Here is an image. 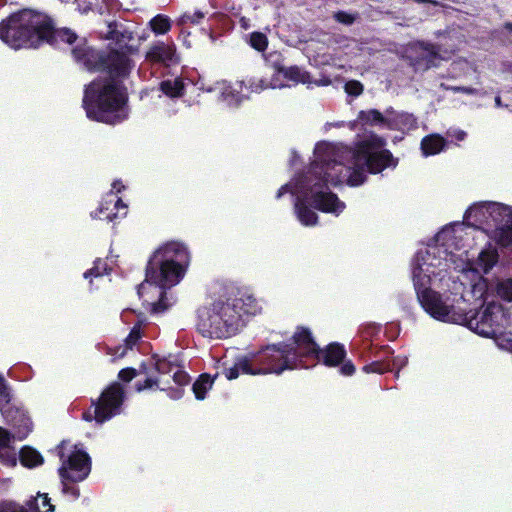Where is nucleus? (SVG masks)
I'll return each instance as SVG.
<instances>
[{
  "mask_svg": "<svg viewBox=\"0 0 512 512\" xmlns=\"http://www.w3.org/2000/svg\"><path fill=\"white\" fill-rule=\"evenodd\" d=\"M105 38L115 42L108 52H97L80 48L73 49L77 61H82L88 70L108 71L110 77L99 78L85 89L83 105L87 116L93 120L115 124L122 121L126 114L123 108L127 97L121 82L114 77H126L131 69L129 54L134 49L129 45L132 32L117 22L107 26Z\"/></svg>",
  "mask_w": 512,
  "mask_h": 512,
  "instance_id": "obj_1",
  "label": "nucleus"
},
{
  "mask_svg": "<svg viewBox=\"0 0 512 512\" xmlns=\"http://www.w3.org/2000/svg\"><path fill=\"white\" fill-rule=\"evenodd\" d=\"M309 162V165L295 177V187L309 202V205L323 213L340 215L346 204L337 194L329 189V185L338 187L346 184L350 187L362 185L367 174H378L387 167H395L398 162Z\"/></svg>",
  "mask_w": 512,
  "mask_h": 512,
  "instance_id": "obj_2",
  "label": "nucleus"
},
{
  "mask_svg": "<svg viewBox=\"0 0 512 512\" xmlns=\"http://www.w3.org/2000/svg\"><path fill=\"white\" fill-rule=\"evenodd\" d=\"M259 310L253 295L240 288H231L210 305L197 310L196 329L203 337L228 338L243 326L244 315H256Z\"/></svg>",
  "mask_w": 512,
  "mask_h": 512,
  "instance_id": "obj_3",
  "label": "nucleus"
},
{
  "mask_svg": "<svg viewBox=\"0 0 512 512\" xmlns=\"http://www.w3.org/2000/svg\"><path fill=\"white\" fill-rule=\"evenodd\" d=\"M54 28L44 14L24 9L12 14L0 23V39L11 47H37L40 43L52 42Z\"/></svg>",
  "mask_w": 512,
  "mask_h": 512,
  "instance_id": "obj_4",
  "label": "nucleus"
},
{
  "mask_svg": "<svg viewBox=\"0 0 512 512\" xmlns=\"http://www.w3.org/2000/svg\"><path fill=\"white\" fill-rule=\"evenodd\" d=\"M190 263L186 245L169 241L150 256L145 268V281L160 288H170L184 277Z\"/></svg>",
  "mask_w": 512,
  "mask_h": 512,
  "instance_id": "obj_5",
  "label": "nucleus"
},
{
  "mask_svg": "<svg viewBox=\"0 0 512 512\" xmlns=\"http://www.w3.org/2000/svg\"><path fill=\"white\" fill-rule=\"evenodd\" d=\"M385 140L371 133L358 141L354 148L342 143L320 142L314 149L317 160H339L351 157L353 160H394L389 150L385 149Z\"/></svg>",
  "mask_w": 512,
  "mask_h": 512,
  "instance_id": "obj_6",
  "label": "nucleus"
},
{
  "mask_svg": "<svg viewBox=\"0 0 512 512\" xmlns=\"http://www.w3.org/2000/svg\"><path fill=\"white\" fill-rule=\"evenodd\" d=\"M412 280L417 300L428 315L442 322L458 324L466 321L464 312L457 311L453 305H447L442 295L431 288L432 278L424 272L421 265L413 267Z\"/></svg>",
  "mask_w": 512,
  "mask_h": 512,
  "instance_id": "obj_7",
  "label": "nucleus"
},
{
  "mask_svg": "<svg viewBox=\"0 0 512 512\" xmlns=\"http://www.w3.org/2000/svg\"><path fill=\"white\" fill-rule=\"evenodd\" d=\"M295 340V332L289 341L268 344L254 352V361L259 365L262 375H280L286 370L304 368L300 346Z\"/></svg>",
  "mask_w": 512,
  "mask_h": 512,
  "instance_id": "obj_8",
  "label": "nucleus"
},
{
  "mask_svg": "<svg viewBox=\"0 0 512 512\" xmlns=\"http://www.w3.org/2000/svg\"><path fill=\"white\" fill-rule=\"evenodd\" d=\"M295 340L300 346L302 354V363L304 368H308V361H317L327 367H337L346 358L347 352L343 344L332 342L324 348H320L316 343L311 330L305 326H297L295 330Z\"/></svg>",
  "mask_w": 512,
  "mask_h": 512,
  "instance_id": "obj_9",
  "label": "nucleus"
},
{
  "mask_svg": "<svg viewBox=\"0 0 512 512\" xmlns=\"http://www.w3.org/2000/svg\"><path fill=\"white\" fill-rule=\"evenodd\" d=\"M61 460L58 469L60 479H70L72 483L85 480L91 472V458L87 452L72 445L69 440H62L55 448Z\"/></svg>",
  "mask_w": 512,
  "mask_h": 512,
  "instance_id": "obj_10",
  "label": "nucleus"
},
{
  "mask_svg": "<svg viewBox=\"0 0 512 512\" xmlns=\"http://www.w3.org/2000/svg\"><path fill=\"white\" fill-rule=\"evenodd\" d=\"M502 308L494 303L488 304L481 312H464L466 321L461 322L478 335L494 337L499 331Z\"/></svg>",
  "mask_w": 512,
  "mask_h": 512,
  "instance_id": "obj_11",
  "label": "nucleus"
},
{
  "mask_svg": "<svg viewBox=\"0 0 512 512\" xmlns=\"http://www.w3.org/2000/svg\"><path fill=\"white\" fill-rule=\"evenodd\" d=\"M124 399L125 390L119 382L107 386L97 400H92V405H96V422L102 424L119 414Z\"/></svg>",
  "mask_w": 512,
  "mask_h": 512,
  "instance_id": "obj_12",
  "label": "nucleus"
},
{
  "mask_svg": "<svg viewBox=\"0 0 512 512\" xmlns=\"http://www.w3.org/2000/svg\"><path fill=\"white\" fill-rule=\"evenodd\" d=\"M0 409L6 424L15 429L18 435L26 437L32 431L33 423L24 409L10 403L2 405Z\"/></svg>",
  "mask_w": 512,
  "mask_h": 512,
  "instance_id": "obj_13",
  "label": "nucleus"
},
{
  "mask_svg": "<svg viewBox=\"0 0 512 512\" xmlns=\"http://www.w3.org/2000/svg\"><path fill=\"white\" fill-rule=\"evenodd\" d=\"M295 211L299 221L305 226H313L318 222V215L312 210L309 202L301 194L296 199Z\"/></svg>",
  "mask_w": 512,
  "mask_h": 512,
  "instance_id": "obj_14",
  "label": "nucleus"
},
{
  "mask_svg": "<svg viewBox=\"0 0 512 512\" xmlns=\"http://www.w3.org/2000/svg\"><path fill=\"white\" fill-rule=\"evenodd\" d=\"M120 207L123 209L127 208L119 197L115 200H105L100 204L99 208L94 212V214H92V216L94 218L104 219L111 222L117 218V212H114V210H118Z\"/></svg>",
  "mask_w": 512,
  "mask_h": 512,
  "instance_id": "obj_15",
  "label": "nucleus"
},
{
  "mask_svg": "<svg viewBox=\"0 0 512 512\" xmlns=\"http://www.w3.org/2000/svg\"><path fill=\"white\" fill-rule=\"evenodd\" d=\"M174 48L163 42H159L150 47L146 53V59L152 62L165 63L172 60Z\"/></svg>",
  "mask_w": 512,
  "mask_h": 512,
  "instance_id": "obj_16",
  "label": "nucleus"
},
{
  "mask_svg": "<svg viewBox=\"0 0 512 512\" xmlns=\"http://www.w3.org/2000/svg\"><path fill=\"white\" fill-rule=\"evenodd\" d=\"M447 141L439 134H431L422 139L421 149L425 156L434 155L442 151Z\"/></svg>",
  "mask_w": 512,
  "mask_h": 512,
  "instance_id": "obj_17",
  "label": "nucleus"
},
{
  "mask_svg": "<svg viewBox=\"0 0 512 512\" xmlns=\"http://www.w3.org/2000/svg\"><path fill=\"white\" fill-rule=\"evenodd\" d=\"M19 460L21 465L27 468L37 467L44 462L40 452L31 446H24L20 449Z\"/></svg>",
  "mask_w": 512,
  "mask_h": 512,
  "instance_id": "obj_18",
  "label": "nucleus"
},
{
  "mask_svg": "<svg viewBox=\"0 0 512 512\" xmlns=\"http://www.w3.org/2000/svg\"><path fill=\"white\" fill-rule=\"evenodd\" d=\"M218 374L211 377L208 373H202L192 385V390L197 400H204L206 393L212 388Z\"/></svg>",
  "mask_w": 512,
  "mask_h": 512,
  "instance_id": "obj_19",
  "label": "nucleus"
},
{
  "mask_svg": "<svg viewBox=\"0 0 512 512\" xmlns=\"http://www.w3.org/2000/svg\"><path fill=\"white\" fill-rule=\"evenodd\" d=\"M278 73L282 74L286 79L303 84L311 83V76L307 71H303L298 66H277Z\"/></svg>",
  "mask_w": 512,
  "mask_h": 512,
  "instance_id": "obj_20",
  "label": "nucleus"
},
{
  "mask_svg": "<svg viewBox=\"0 0 512 512\" xmlns=\"http://www.w3.org/2000/svg\"><path fill=\"white\" fill-rule=\"evenodd\" d=\"M498 261L496 250H482L477 258L476 264L478 268L487 274Z\"/></svg>",
  "mask_w": 512,
  "mask_h": 512,
  "instance_id": "obj_21",
  "label": "nucleus"
},
{
  "mask_svg": "<svg viewBox=\"0 0 512 512\" xmlns=\"http://www.w3.org/2000/svg\"><path fill=\"white\" fill-rule=\"evenodd\" d=\"M236 362L241 373L253 376L262 375L261 372H258L259 365L254 361V352L237 358Z\"/></svg>",
  "mask_w": 512,
  "mask_h": 512,
  "instance_id": "obj_22",
  "label": "nucleus"
},
{
  "mask_svg": "<svg viewBox=\"0 0 512 512\" xmlns=\"http://www.w3.org/2000/svg\"><path fill=\"white\" fill-rule=\"evenodd\" d=\"M140 373L147 374V377L144 381H137L135 384L136 390L141 392L146 389H152L154 387H158L159 379L156 376L149 374V368L145 363L140 365Z\"/></svg>",
  "mask_w": 512,
  "mask_h": 512,
  "instance_id": "obj_23",
  "label": "nucleus"
},
{
  "mask_svg": "<svg viewBox=\"0 0 512 512\" xmlns=\"http://www.w3.org/2000/svg\"><path fill=\"white\" fill-rule=\"evenodd\" d=\"M358 120L364 122L365 124H386L387 120L384 116L376 109H371L368 111H360L358 115Z\"/></svg>",
  "mask_w": 512,
  "mask_h": 512,
  "instance_id": "obj_24",
  "label": "nucleus"
},
{
  "mask_svg": "<svg viewBox=\"0 0 512 512\" xmlns=\"http://www.w3.org/2000/svg\"><path fill=\"white\" fill-rule=\"evenodd\" d=\"M161 90L163 93H165L167 96L170 97H179L182 95V92L184 90V85L181 81H163L161 83Z\"/></svg>",
  "mask_w": 512,
  "mask_h": 512,
  "instance_id": "obj_25",
  "label": "nucleus"
},
{
  "mask_svg": "<svg viewBox=\"0 0 512 512\" xmlns=\"http://www.w3.org/2000/svg\"><path fill=\"white\" fill-rule=\"evenodd\" d=\"M391 370V364L386 360H376L362 367V371L365 373H378L383 374Z\"/></svg>",
  "mask_w": 512,
  "mask_h": 512,
  "instance_id": "obj_26",
  "label": "nucleus"
},
{
  "mask_svg": "<svg viewBox=\"0 0 512 512\" xmlns=\"http://www.w3.org/2000/svg\"><path fill=\"white\" fill-rule=\"evenodd\" d=\"M108 271L107 263L103 261L102 259L98 258L94 261V266L90 269H88L84 273L85 279H92L93 277L98 278L102 277L104 274H106Z\"/></svg>",
  "mask_w": 512,
  "mask_h": 512,
  "instance_id": "obj_27",
  "label": "nucleus"
},
{
  "mask_svg": "<svg viewBox=\"0 0 512 512\" xmlns=\"http://www.w3.org/2000/svg\"><path fill=\"white\" fill-rule=\"evenodd\" d=\"M496 292L501 299L512 302V278L499 282L496 287Z\"/></svg>",
  "mask_w": 512,
  "mask_h": 512,
  "instance_id": "obj_28",
  "label": "nucleus"
},
{
  "mask_svg": "<svg viewBox=\"0 0 512 512\" xmlns=\"http://www.w3.org/2000/svg\"><path fill=\"white\" fill-rule=\"evenodd\" d=\"M151 28L154 32L163 34L166 33L171 25L168 18L158 15L150 21Z\"/></svg>",
  "mask_w": 512,
  "mask_h": 512,
  "instance_id": "obj_29",
  "label": "nucleus"
},
{
  "mask_svg": "<svg viewBox=\"0 0 512 512\" xmlns=\"http://www.w3.org/2000/svg\"><path fill=\"white\" fill-rule=\"evenodd\" d=\"M153 359L155 360L153 367L158 374H169L174 370V368H177L171 361H168L166 358H158L153 356Z\"/></svg>",
  "mask_w": 512,
  "mask_h": 512,
  "instance_id": "obj_30",
  "label": "nucleus"
},
{
  "mask_svg": "<svg viewBox=\"0 0 512 512\" xmlns=\"http://www.w3.org/2000/svg\"><path fill=\"white\" fill-rule=\"evenodd\" d=\"M38 498H42V505L44 507H47V509L44 512H54L55 507H54V505L51 504L50 498L48 497V494H46V493H44V494L38 493V497L32 498L31 500H29L27 502L29 509L37 510V511L39 510Z\"/></svg>",
  "mask_w": 512,
  "mask_h": 512,
  "instance_id": "obj_31",
  "label": "nucleus"
},
{
  "mask_svg": "<svg viewBox=\"0 0 512 512\" xmlns=\"http://www.w3.org/2000/svg\"><path fill=\"white\" fill-rule=\"evenodd\" d=\"M61 483L63 495L70 497L71 500H77L80 497V489L70 479H61Z\"/></svg>",
  "mask_w": 512,
  "mask_h": 512,
  "instance_id": "obj_32",
  "label": "nucleus"
},
{
  "mask_svg": "<svg viewBox=\"0 0 512 512\" xmlns=\"http://www.w3.org/2000/svg\"><path fill=\"white\" fill-rule=\"evenodd\" d=\"M140 338V328L134 326L125 339V348H123L122 352L120 353V356H124L127 349H132V347L139 341Z\"/></svg>",
  "mask_w": 512,
  "mask_h": 512,
  "instance_id": "obj_33",
  "label": "nucleus"
},
{
  "mask_svg": "<svg viewBox=\"0 0 512 512\" xmlns=\"http://www.w3.org/2000/svg\"><path fill=\"white\" fill-rule=\"evenodd\" d=\"M250 44L258 51H264L267 48L268 40L266 35L260 32H254L250 36Z\"/></svg>",
  "mask_w": 512,
  "mask_h": 512,
  "instance_id": "obj_34",
  "label": "nucleus"
},
{
  "mask_svg": "<svg viewBox=\"0 0 512 512\" xmlns=\"http://www.w3.org/2000/svg\"><path fill=\"white\" fill-rule=\"evenodd\" d=\"M0 512H28V510L18 503L2 501L0 502Z\"/></svg>",
  "mask_w": 512,
  "mask_h": 512,
  "instance_id": "obj_35",
  "label": "nucleus"
},
{
  "mask_svg": "<svg viewBox=\"0 0 512 512\" xmlns=\"http://www.w3.org/2000/svg\"><path fill=\"white\" fill-rule=\"evenodd\" d=\"M345 91L351 96H359L363 92V85L357 80H350L345 84Z\"/></svg>",
  "mask_w": 512,
  "mask_h": 512,
  "instance_id": "obj_36",
  "label": "nucleus"
},
{
  "mask_svg": "<svg viewBox=\"0 0 512 512\" xmlns=\"http://www.w3.org/2000/svg\"><path fill=\"white\" fill-rule=\"evenodd\" d=\"M10 401L11 395L6 380L3 376H0V407L9 404Z\"/></svg>",
  "mask_w": 512,
  "mask_h": 512,
  "instance_id": "obj_37",
  "label": "nucleus"
},
{
  "mask_svg": "<svg viewBox=\"0 0 512 512\" xmlns=\"http://www.w3.org/2000/svg\"><path fill=\"white\" fill-rule=\"evenodd\" d=\"M173 381L180 387L186 386L190 382V376L184 370L179 368L173 372Z\"/></svg>",
  "mask_w": 512,
  "mask_h": 512,
  "instance_id": "obj_38",
  "label": "nucleus"
},
{
  "mask_svg": "<svg viewBox=\"0 0 512 512\" xmlns=\"http://www.w3.org/2000/svg\"><path fill=\"white\" fill-rule=\"evenodd\" d=\"M381 326L376 323L364 324L361 328V333L364 338L373 337L380 332Z\"/></svg>",
  "mask_w": 512,
  "mask_h": 512,
  "instance_id": "obj_39",
  "label": "nucleus"
},
{
  "mask_svg": "<svg viewBox=\"0 0 512 512\" xmlns=\"http://www.w3.org/2000/svg\"><path fill=\"white\" fill-rule=\"evenodd\" d=\"M136 375H137V370L132 367H128V368L121 369L119 371L118 378L123 382H130L133 378L136 377Z\"/></svg>",
  "mask_w": 512,
  "mask_h": 512,
  "instance_id": "obj_40",
  "label": "nucleus"
},
{
  "mask_svg": "<svg viewBox=\"0 0 512 512\" xmlns=\"http://www.w3.org/2000/svg\"><path fill=\"white\" fill-rule=\"evenodd\" d=\"M335 19L343 24L351 25L355 21V16L348 14L344 11H339L334 15Z\"/></svg>",
  "mask_w": 512,
  "mask_h": 512,
  "instance_id": "obj_41",
  "label": "nucleus"
},
{
  "mask_svg": "<svg viewBox=\"0 0 512 512\" xmlns=\"http://www.w3.org/2000/svg\"><path fill=\"white\" fill-rule=\"evenodd\" d=\"M355 366L354 364L350 361V360H347V361H343L341 363V366H340V373L344 376H352L354 373H355Z\"/></svg>",
  "mask_w": 512,
  "mask_h": 512,
  "instance_id": "obj_42",
  "label": "nucleus"
},
{
  "mask_svg": "<svg viewBox=\"0 0 512 512\" xmlns=\"http://www.w3.org/2000/svg\"><path fill=\"white\" fill-rule=\"evenodd\" d=\"M223 374L228 380H234L237 379L240 375V370L238 368L237 362L234 363V365L230 368H225L223 370Z\"/></svg>",
  "mask_w": 512,
  "mask_h": 512,
  "instance_id": "obj_43",
  "label": "nucleus"
},
{
  "mask_svg": "<svg viewBox=\"0 0 512 512\" xmlns=\"http://www.w3.org/2000/svg\"><path fill=\"white\" fill-rule=\"evenodd\" d=\"M203 17L204 14L201 11H197L193 15L184 14L181 18V23H198Z\"/></svg>",
  "mask_w": 512,
  "mask_h": 512,
  "instance_id": "obj_44",
  "label": "nucleus"
},
{
  "mask_svg": "<svg viewBox=\"0 0 512 512\" xmlns=\"http://www.w3.org/2000/svg\"><path fill=\"white\" fill-rule=\"evenodd\" d=\"M59 36L69 44H72L77 38L76 34L68 29L59 32Z\"/></svg>",
  "mask_w": 512,
  "mask_h": 512,
  "instance_id": "obj_45",
  "label": "nucleus"
},
{
  "mask_svg": "<svg viewBox=\"0 0 512 512\" xmlns=\"http://www.w3.org/2000/svg\"><path fill=\"white\" fill-rule=\"evenodd\" d=\"M10 440V433L6 429L0 427V446L7 447L10 443Z\"/></svg>",
  "mask_w": 512,
  "mask_h": 512,
  "instance_id": "obj_46",
  "label": "nucleus"
},
{
  "mask_svg": "<svg viewBox=\"0 0 512 512\" xmlns=\"http://www.w3.org/2000/svg\"><path fill=\"white\" fill-rule=\"evenodd\" d=\"M94 407L93 411L91 409L84 411L82 414V418L85 421L91 422L92 420L96 421V405H92Z\"/></svg>",
  "mask_w": 512,
  "mask_h": 512,
  "instance_id": "obj_47",
  "label": "nucleus"
},
{
  "mask_svg": "<svg viewBox=\"0 0 512 512\" xmlns=\"http://www.w3.org/2000/svg\"><path fill=\"white\" fill-rule=\"evenodd\" d=\"M125 189V186L122 184L121 180H115L112 183V190L109 194V196H112L114 194V191L116 194L121 193Z\"/></svg>",
  "mask_w": 512,
  "mask_h": 512,
  "instance_id": "obj_48",
  "label": "nucleus"
},
{
  "mask_svg": "<svg viewBox=\"0 0 512 512\" xmlns=\"http://www.w3.org/2000/svg\"><path fill=\"white\" fill-rule=\"evenodd\" d=\"M289 191V185L288 184H284L282 185L277 193H276V198L279 199L281 198L284 194H286L287 192Z\"/></svg>",
  "mask_w": 512,
  "mask_h": 512,
  "instance_id": "obj_49",
  "label": "nucleus"
},
{
  "mask_svg": "<svg viewBox=\"0 0 512 512\" xmlns=\"http://www.w3.org/2000/svg\"><path fill=\"white\" fill-rule=\"evenodd\" d=\"M314 83L318 86H328L331 84V80L329 77L324 76L321 79L314 81Z\"/></svg>",
  "mask_w": 512,
  "mask_h": 512,
  "instance_id": "obj_50",
  "label": "nucleus"
},
{
  "mask_svg": "<svg viewBox=\"0 0 512 512\" xmlns=\"http://www.w3.org/2000/svg\"><path fill=\"white\" fill-rule=\"evenodd\" d=\"M453 90L461 91V92H464L467 94H475L476 93V89L471 88V87H454Z\"/></svg>",
  "mask_w": 512,
  "mask_h": 512,
  "instance_id": "obj_51",
  "label": "nucleus"
},
{
  "mask_svg": "<svg viewBox=\"0 0 512 512\" xmlns=\"http://www.w3.org/2000/svg\"><path fill=\"white\" fill-rule=\"evenodd\" d=\"M448 133L451 137H455L458 141H462L466 136V133L464 131H460V130L454 131V133H450V132H448Z\"/></svg>",
  "mask_w": 512,
  "mask_h": 512,
  "instance_id": "obj_52",
  "label": "nucleus"
},
{
  "mask_svg": "<svg viewBox=\"0 0 512 512\" xmlns=\"http://www.w3.org/2000/svg\"><path fill=\"white\" fill-rule=\"evenodd\" d=\"M425 50L428 52V54L432 57L437 55V51L435 50V47L433 45H427L425 47Z\"/></svg>",
  "mask_w": 512,
  "mask_h": 512,
  "instance_id": "obj_53",
  "label": "nucleus"
},
{
  "mask_svg": "<svg viewBox=\"0 0 512 512\" xmlns=\"http://www.w3.org/2000/svg\"><path fill=\"white\" fill-rule=\"evenodd\" d=\"M164 309H165V307L162 306L160 301L154 305V310L155 311H160V310L163 311Z\"/></svg>",
  "mask_w": 512,
  "mask_h": 512,
  "instance_id": "obj_54",
  "label": "nucleus"
},
{
  "mask_svg": "<svg viewBox=\"0 0 512 512\" xmlns=\"http://www.w3.org/2000/svg\"><path fill=\"white\" fill-rule=\"evenodd\" d=\"M504 28L512 33V22H506Z\"/></svg>",
  "mask_w": 512,
  "mask_h": 512,
  "instance_id": "obj_55",
  "label": "nucleus"
},
{
  "mask_svg": "<svg viewBox=\"0 0 512 512\" xmlns=\"http://www.w3.org/2000/svg\"><path fill=\"white\" fill-rule=\"evenodd\" d=\"M495 104H496L498 107H500V106L502 105L501 98H500L499 96H497V97L495 98Z\"/></svg>",
  "mask_w": 512,
  "mask_h": 512,
  "instance_id": "obj_56",
  "label": "nucleus"
},
{
  "mask_svg": "<svg viewBox=\"0 0 512 512\" xmlns=\"http://www.w3.org/2000/svg\"><path fill=\"white\" fill-rule=\"evenodd\" d=\"M382 349H383V352L386 354L391 353L389 346H384Z\"/></svg>",
  "mask_w": 512,
  "mask_h": 512,
  "instance_id": "obj_57",
  "label": "nucleus"
},
{
  "mask_svg": "<svg viewBox=\"0 0 512 512\" xmlns=\"http://www.w3.org/2000/svg\"><path fill=\"white\" fill-rule=\"evenodd\" d=\"M176 393H177V395H176L175 397L179 398V397H181V395H182V393H183V390H182V389H178V390L176 391Z\"/></svg>",
  "mask_w": 512,
  "mask_h": 512,
  "instance_id": "obj_58",
  "label": "nucleus"
}]
</instances>
